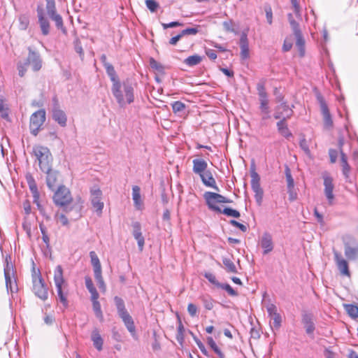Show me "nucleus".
<instances>
[{
  "instance_id": "nucleus-56",
  "label": "nucleus",
  "mask_w": 358,
  "mask_h": 358,
  "mask_svg": "<svg viewBox=\"0 0 358 358\" xmlns=\"http://www.w3.org/2000/svg\"><path fill=\"white\" fill-rule=\"evenodd\" d=\"M10 256L6 257V266L4 267V275H6V273L10 275L11 273L13 272V265L11 263H10Z\"/></svg>"
},
{
  "instance_id": "nucleus-60",
  "label": "nucleus",
  "mask_w": 358,
  "mask_h": 358,
  "mask_svg": "<svg viewBox=\"0 0 358 358\" xmlns=\"http://www.w3.org/2000/svg\"><path fill=\"white\" fill-rule=\"evenodd\" d=\"M257 90L258 91L259 98L267 96L264 83H259L257 86Z\"/></svg>"
},
{
  "instance_id": "nucleus-4",
  "label": "nucleus",
  "mask_w": 358,
  "mask_h": 358,
  "mask_svg": "<svg viewBox=\"0 0 358 358\" xmlns=\"http://www.w3.org/2000/svg\"><path fill=\"white\" fill-rule=\"evenodd\" d=\"M53 201L57 206L63 207L66 213H69L71 210L75 209L78 213V216H80L79 213L82 208V205L80 203H75L73 206H69V203L72 201V197L69 189L65 186L60 185L58 187L57 191L54 194Z\"/></svg>"
},
{
  "instance_id": "nucleus-26",
  "label": "nucleus",
  "mask_w": 358,
  "mask_h": 358,
  "mask_svg": "<svg viewBox=\"0 0 358 358\" xmlns=\"http://www.w3.org/2000/svg\"><path fill=\"white\" fill-rule=\"evenodd\" d=\"M261 246L264 249V254H267L273 250V245L270 234L265 233L263 235L261 241Z\"/></svg>"
},
{
  "instance_id": "nucleus-64",
  "label": "nucleus",
  "mask_w": 358,
  "mask_h": 358,
  "mask_svg": "<svg viewBox=\"0 0 358 358\" xmlns=\"http://www.w3.org/2000/svg\"><path fill=\"white\" fill-rule=\"evenodd\" d=\"M187 311L192 317H194L197 313V308L193 303H189L187 306Z\"/></svg>"
},
{
  "instance_id": "nucleus-46",
  "label": "nucleus",
  "mask_w": 358,
  "mask_h": 358,
  "mask_svg": "<svg viewBox=\"0 0 358 358\" xmlns=\"http://www.w3.org/2000/svg\"><path fill=\"white\" fill-rule=\"evenodd\" d=\"M223 264L224 265L225 268L228 272L235 273L236 272V266L231 259L228 258H224L223 259Z\"/></svg>"
},
{
  "instance_id": "nucleus-34",
  "label": "nucleus",
  "mask_w": 358,
  "mask_h": 358,
  "mask_svg": "<svg viewBox=\"0 0 358 358\" xmlns=\"http://www.w3.org/2000/svg\"><path fill=\"white\" fill-rule=\"evenodd\" d=\"M132 196L134 205L139 208V206L141 205V189L138 186L135 185L132 187Z\"/></svg>"
},
{
  "instance_id": "nucleus-35",
  "label": "nucleus",
  "mask_w": 358,
  "mask_h": 358,
  "mask_svg": "<svg viewBox=\"0 0 358 358\" xmlns=\"http://www.w3.org/2000/svg\"><path fill=\"white\" fill-rule=\"evenodd\" d=\"M344 308L348 315L353 319L358 318V306L353 304H344Z\"/></svg>"
},
{
  "instance_id": "nucleus-7",
  "label": "nucleus",
  "mask_w": 358,
  "mask_h": 358,
  "mask_svg": "<svg viewBox=\"0 0 358 358\" xmlns=\"http://www.w3.org/2000/svg\"><path fill=\"white\" fill-rule=\"evenodd\" d=\"M114 302L117 308V314L119 317L123 321L127 330L131 333L134 334L136 331V327L134 325V320L131 316L128 313L125 308L124 302L123 299L117 296L114 297Z\"/></svg>"
},
{
  "instance_id": "nucleus-14",
  "label": "nucleus",
  "mask_w": 358,
  "mask_h": 358,
  "mask_svg": "<svg viewBox=\"0 0 358 358\" xmlns=\"http://www.w3.org/2000/svg\"><path fill=\"white\" fill-rule=\"evenodd\" d=\"M322 178L324 180V194L328 201L329 205L334 203V194L333 193L334 189V185L333 183V178L327 172L322 173Z\"/></svg>"
},
{
  "instance_id": "nucleus-45",
  "label": "nucleus",
  "mask_w": 358,
  "mask_h": 358,
  "mask_svg": "<svg viewBox=\"0 0 358 358\" xmlns=\"http://www.w3.org/2000/svg\"><path fill=\"white\" fill-rule=\"evenodd\" d=\"M260 101V110L262 113L268 114L269 113V108H268V100L267 96L259 98Z\"/></svg>"
},
{
  "instance_id": "nucleus-18",
  "label": "nucleus",
  "mask_w": 358,
  "mask_h": 358,
  "mask_svg": "<svg viewBox=\"0 0 358 358\" xmlns=\"http://www.w3.org/2000/svg\"><path fill=\"white\" fill-rule=\"evenodd\" d=\"M334 260L336 262L338 269L343 275L350 276V273L348 262L342 257L341 254L338 251L334 250Z\"/></svg>"
},
{
  "instance_id": "nucleus-57",
  "label": "nucleus",
  "mask_w": 358,
  "mask_h": 358,
  "mask_svg": "<svg viewBox=\"0 0 358 358\" xmlns=\"http://www.w3.org/2000/svg\"><path fill=\"white\" fill-rule=\"evenodd\" d=\"M299 146L304 151V152L307 155H310V150L309 149V146L308 145V143H307L306 140L304 138L301 139V141L299 142Z\"/></svg>"
},
{
  "instance_id": "nucleus-19",
  "label": "nucleus",
  "mask_w": 358,
  "mask_h": 358,
  "mask_svg": "<svg viewBox=\"0 0 358 358\" xmlns=\"http://www.w3.org/2000/svg\"><path fill=\"white\" fill-rule=\"evenodd\" d=\"M133 236L138 242V246L140 251L143 250L145 239L141 232V225L138 222L132 223Z\"/></svg>"
},
{
  "instance_id": "nucleus-39",
  "label": "nucleus",
  "mask_w": 358,
  "mask_h": 358,
  "mask_svg": "<svg viewBox=\"0 0 358 358\" xmlns=\"http://www.w3.org/2000/svg\"><path fill=\"white\" fill-rule=\"evenodd\" d=\"M201 60L202 59L199 55H194L186 58L184 62L189 66H193L199 64Z\"/></svg>"
},
{
  "instance_id": "nucleus-48",
  "label": "nucleus",
  "mask_w": 358,
  "mask_h": 358,
  "mask_svg": "<svg viewBox=\"0 0 358 358\" xmlns=\"http://www.w3.org/2000/svg\"><path fill=\"white\" fill-rule=\"evenodd\" d=\"M189 334L192 336L195 343H196L197 346L200 349V350L202 352V353L206 356H208V352L203 344V343L192 332L189 331Z\"/></svg>"
},
{
  "instance_id": "nucleus-41",
  "label": "nucleus",
  "mask_w": 358,
  "mask_h": 358,
  "mask_svg": "<svg viewBox=\"0 0 358 358\" xmlns=\"http://www.w3.org/2000/svg\"><path fill=\"white\" fill-rule=\"evenodd\" d=\"M19 29L20 30H26L29 24V17L26 15H20L18 17Z\"/></svg>"
},
{
  "instance_id": "nucleus-6",
  "label": "nucleus",
  "mask_w": 358,
  "mask_h": 358,
  "mask_svg": "<svg viewBox=\"0 0 358 358\" xmlns=\"http://www.w3.org/2000/svg\"><path fill=\"white\" fill-rule=\"evenodd\" d=\"M250 186L252 192L255 193V199L258 206L262 202L264 190L260 185V176L256 171V166L254 159L251 160L250 164Z\"/></svg>"
},
{
  "instance_id": "nucleus-29",
  "label": "nucleus",
  "mask_w": 358,
  "mask_h": 358,
  "mask_svg": "<svg viewBox=\"0 0 358 358\" xmlns=\"http://www.w3.org/2000/svg\"><path fill=\"white\" fill-rule=\"evenodd\" d=\"M341 163L342 166V172L346 180L350 178V173L351 167L348 162V157L345 152H342L341 155Z\"/></svg>"
},
{
  "instance_id": "nucleus-42",
  "label": "nucleus",
  "mask_w": 358,
  "mask_h": 358,
  "mask_svg": "<svg viewBox=\"0 0 358 358\" xmlns=\"http://www.w3.org/2000/svg\"><path fill=\"white\" fill-rule=\"evenodd\" d=\"M0 115L3 119L7 121H10L8 108L4 103V101L2 99H0Z\"/></svg>"
},
{
  "instance_id": "nucleus-25",
  "label": "nucleus",
  "mask_w": 358,
  "mask_h": 358,
  "mask_svg": "<svg viewBox=\"0 0 358 358\" xmlns=\"http://www.w3.org/2000/svg\"><path fill=\"white\" fill-rule=\"evenodd\" d=\"M207 162L203 159H195L193 160V171L199 176L207 171Z\"/></svg>"
},
{
  "instance_id": "nucleus-33",
  "label": "nucleus",
  "mask_w": 358,
  "mask_h": 358,
  "mask_svg": "<svg viewBox=\"0 0 358 358\" xmlns=\"http://www.w3.org/2000/svg\"><path fill=\"white\" fill-rule=\"evenodd\" d=\"M91 300L92 301V308H93V310L94 312L96 317L97 318H99V320L101 322H103V313L101 310V304L98 301V299H94V298H91Z\"/></svg>"
},
{
  "instance_id": "nucleus-53",
  "label": "nucleus",
  "mask_w": 358,
  "mask_h": 358,
  "mask_svg": "<svg viewBox=\"0 0 358 358\" xmlns=\"http://www.w3.org/2000/svg\"><path fill=\"white\" fill-rule=\"evenodd\" d=\"M204 277L212 284L218 287L220 282L216 280V278L214 274L210 272H206L204 273Z\"/></svg>"
},
{
  "instance_id": "nucleus-49",
  "label": "nucleus",
  "mask_w": 358,
  "mask_h": 358,
  "mask_svg": "<svg viewBox=\"0 0 358 358\" xmlns=\"http://www.w3.org/2000/svg\"><path fill=\"white\" fill-rule=\"evenodd\" d=\"M39 227L42 234L43 241L45 243L46 246L48 248L50 245V238L48 235L47 234L46 229L43 224H40Z\"/></svg>"
},
{
  "instance_id": "nucleus-47",
  "label": "nucleus",
  "mask_w": 358,
  "mask_h": 358,
  "mask_svg": "<svg viewBox=\"0 0 358 358\" xmlns=\"http://www.w3.org/2000/svg\"><path fill=\"white\" fill-rule=\"evenodd\" d=\"M285 176L287 182V189H294V179L292 176L290 169L287 166L285 169Z\"/></svg>"
},
{
  "instance_id": "nucleus-32",
  "label": "nucleus",
  "mask_w": 358,
  "mask_h": 358,
  "mask_svg": "<svg viewBox=\"0 0 358 358\" xmlns=\"http://www.w3.org/2000/svg\"><path fill=\"white\" fill-rule=\"evenodd\" d=\"M85 286H86L87 289H88V291L90 292V293L91 294V298H94V299H99V294L96 289L94 286L93 282H92V279L90 278V277L86 276L85 278Z\"/></svg>"
},
{
  "instance_id": "nucleus-62",
  "label": "nucleus",
  "mask_w": 358,
  "mask_h": 358,
  "mask_svg": "<svg viewBox=\"0 0 358 358\" xmlns=\"http://www.w3.org/2000/svg\"><path fill=\"white\" fill-rule=\"evenodd\" d=\"M266 310L268 313L269 317L273 316L276 314H278L277 307L273 304L270 303L266 306Z\"/></svg>"
},
{
  "instance_id": "nucleus-61",
  "label": "nucleus",
  "mask_w": 358,
  "mask_h": 358,
  "mask_svg": "<svg viewBox=\"0 0 358 358\" xmlns=\"http://www.w3.org/2000/svg\"><path fill=\"white\" fill-rule=\"evenodd\" d=\"M329 155L330 158V162L334 164L337 160L338 151L335 149L331 148L329 150Z\"/></svg>"
},
{
  "instance_id": "nucleus-16",
  "label": "nucleus",
  "mask_w": 358,
  "mask_h": 358,
  "mask_svg": "<svg viewBox=\"0 0 358 358\" xmlns=\"http://www.w3.org/2000/svg\"><path fill=\"white\" fill-rule=\"evenodd\" d=\"M53 101L55 103L52 108V119L60 126L65 127L67 121L66 115L65 113L59 108L57 99L55 98Z\"/></svg>"
},
{
  "instance_id": "nucleus-30",
  "label": "nucleus",
  "mask_w": 358,
  "mask_h": 358,
  "mask_svg": "<svg viewBox=\"0 0 358 358\" xmlns=\"http://www.w3.org/2000/svg\"><path fill=\"white\" fill-rule=\"evenodd\" d=\"M280 119L281 120L277 122L278 131L282 136L286 138L292 136V134L289 132L287 125L286 124V117Z\"/></svg>"
},
{
  "instance_id": "nucleus-10",
  "label": "nucleus",
  "mask_w": 358,
  "mask_h": 358,
  "mask_svg": "<svg viewBox=\"0 0 358 358\" xmlns=\"http://www.w3.org/2000/svg\"><path fill=\"white\" fill-rule=\"evenodd\" d=\"M54 281L57 288V295L60 302L64 305V307H67L69 305L66 295L63 292V285L65 284V280L63 277V269L60 265H58L54 274Z\"/></svg>"
},
{
  "instance_id": "nucleus-52",
  "label": "nucleus",
  "mask_w": 358,
  "mask_h": 358,
  "mask_svg": "<svg viewBox=\"0 0 358 358\" xmlns=\"http://www.w3.org/2000/svg\"><path fill=\"white\" fill-rule=\"evenodd\" d=\"M287 17L292 31L300 28L299 23L294 19L292 13H289Z\"/></svg>"
},
{
  "instance_id": "nucleus-31",
  "label": "nucleus",
  "mask_w": 358,
  "mask_h": 358,
  "mask_svg": "<svg viewBox=\"0 0 358 358\" xmlns=\"http://www.w3.org/2000/svg\"><path fill=\"white\" fill-rule=\"evenodd\" d=\"M90 257L91 258V263L93 266L94 273L99 274L101 272V265L98 256L94 251L90 252Z\"/></svg>"
},
{
  "instance_id": "nucleus-11",
  "label": "nucleus",
  "mask_w": 358,
  "mask_h": 358,
  "mask_svg": "<svg viewBox=\"0 0 358 358\" xmlns=\"http://www.w3.org/2000/svg\"><path fill=\"white\" fill-rule=\"evenodd\" d=\"M344 252L349 260H355L358 257V242L352 236H345L343 238Z\"/></svg>"
},
{
  "instance_id": "nucleus-3",
  "label": "nucleus",
  "mask_w": 358,
  "mask_h": 358,
  "mask_svg": "<svg viewBox=\"0 0 358 358\" xmlns=\"http://www.w3.org/2000/svg\"><path fill=\"white\" fill-rule=\"evenodd\" d=\"M134 91L133 83L129 78H127L122 83L120 81L117 91H113V85L111 87V92L121 108L134 102Z\"/></svg>"
},
{
  "instance_id": "nucleus-1",
  "label": "nucleus",
  "mask_w": 358,
  "mask_h": 358,
  "mask_svg": "<svg viewBox=\"0 0 358 358\" xmlns=\"http://www.w3.org/2000/svg\"><path fill=\"white\" fill-rule=\"evenodd\" d=\"M45 10L42 6L38 5L36 8L38 23L39 24L41 34L43 36H48L50 33V23L49 19L53 21L55 27L61 30L64 34H66V28L64 24L62 15L57 13L55 0H45Z\"/></svg>"
},
{
  "instance_id": "nucleus-9",
  "label": "nucleus",
  "mask_w": 358,
  "mask_h": 358,
  "mask_svg": "<svg viewBox=\"0 0 358 358\" xmlns=\"http://www.w3.org/2000/svg\"><path fill=\"white\" fill-rule=\"evenodd\" d=\"M32 282L33 291L35 295L41 300L45 301L48 296V289L42 278L40 271H38V273H36L34 267L32 268Z\"/></svg>"
},
{
  "instance_id": "nucleus-5",
  "label": "nucleus",
  "mask_w": 358,
  "mask_h": 358,
  "mask_svg": "<svg viewBox=\"0 0 358 358\" xmlns=\"http://www.w3.org/2000/svg\"><path fill=\"white\" fill-rule=\"evenodd\" d=\"M27 50L29 54L26 60L24 62H19L17 64L18 73L20 77L24 76L27 66L29 65L31 66L34 71H38L42 68L43 61L39 52L34 50L31 47H28Z\"/></svg>"
},
{
  "instance_id": "nucleus-54",
  "label": "nucleus",
  "mask_w": 358,
  "mask_h": 358,
  "mask_svg": "<svg viewBox=\"0 0 358 358\" xmlns=\"http://www.w3.org/2000/svg\"><path fill=\"white\" fill-rule=\"evenodd\" d=\"M218 287H221L226 290L227 293L231 296H236V292L229 285V284H221L218 285Z\"/></svg>"
},
{
  "instance_id": "nucleus-21",
  "label": "nucleus",
  "mask_w": 358,
  "mask_h": 358,
  "mask_svg": "<svg viewBox=\"0 0 358 358\" xmlns=\"http://www.w3.org/2000/svg\"><path fill=\"white\" fill-rule=\"evenodd\" d=\"M302 323L306 329L307 334H313L315 331V324L313 322V315L311 313L304 312L302 314Z\"/></svg>"
},
{
  "instance_id": "nucleus-43",
  "label": "nucleus",
  "mask_w": 358,
  "mask_h": 358,
  "mask_svg": "<svg viewBox=\"0 0 358 358\" xmlns=\"http://www.w3.org/2000/svg\"><path fill=\"white\" fill-rule=\"evenodd\" d=\"M171 107L174 113H181L186 108L185 104L180 101L173 102L171 103Z\"/></svg>"
},
{
  "instance_id": "nucleus-59",
  "label": "nucleus",
  "mask_w": 358,
  "mask_h": 358,
  "mask_svg": "<svg viewBox=\"0 0 358 358\" xmlns=\"http://www.w3.org/2000/svg\"><path fill=\"white\" fill-rule=\"evenodd\" d=\"M5 276V280H6V287L7 290H10L11 292H14V287L12 284L11 277L10 275H8V273L4 275Z\"/></svg>"
},
{
  "instance_id": "nucleus-24",
  "label": "nucleus",
  "mask_w": 358,
  "mask_h": 358,
  "mask_svg": "<svg viewBox=\"0 0 358 358\" xmlns=\"http://www.w3.org/2000/svg\"><path fill=\"white\" fill-rule=\"evenodd\" d=\"M292 31L296 38V45L299 48L300 57H302L305 55V40L300 28Z\"/></svg>"
},
{
  "instance_id": "nucleus-23",
  "label": "nucleus",
  "mask_w": 358,
  "mask_h": 358,
  "mask_svg": "<svg viewBox=\"0 0 358 358\" xmlns=\"http://www.w3.org/2000/svg\"><path fill=\"white\" fill-rule=\"evenodd\" d=\"M201 179L203 183L209 187L213 188L215 190L219 192L220 189L216 185V182L215 178H213L212 173L210 171H206L205 173L200 176Z\"/></svg>"
},
{
  "instance_id": "nucleus-22",
  "label": "nucleus",
  "mask_w": 358,
  "mask_h": 358,
  "mask_svg": "<svg viewBox=\"0 0 358 358\" xmlns=\"http://www.w3.org/2000/svg\"><path fill=\"white\" fill-rule=\"evenodd\" d=\"M105 69L108 77L112 82V85H113V91H117L119 86V82L120 80L115 72L113 66L111 64H105Z\"/></svg>"
},
{
  "instance_id": "nucleus-15",
  "label": "nucleus",
  "mask_w": 358,
  "mask_h": 358,
  "mask_svg": "<svg viewBox=\"0 0 358 358\" xmlns=\"http://www.w3.org/2000/svg\"><path fill=\"white\" fill-rule=\"evenodd\" d=\"M90 193L92 205L96 209L97 215L100 216L104 206L103 203L101 201L102 192L99 188H94L91 189Z\"/></svg>"
},
{
  "instance_id": "nucleus-40",
  "label": "nucleus",
  "mask_w": 358,
  "mask_h": 358,
  "mask_svg": "<svg viewBox=\"0 0 358 358\" xmlns=\"http://www.w3.org/2000/svg\"><path fill=\"white\" fill-rule=\"evenodd\" d=\"M184 332H185V327H184L180 319L178 318V329H177L176 339L180 344H182L183 343L184 339H185Z\"/></svg>"
},
{
  "instance_id": "nucleus-20",
  "label": "nucleus",
  "mask_w": 358,
  "mask_h": 358,
  "mask_svg": "<svg viewBox=\"0 0 358 358\" xmlns=\"http://www.w3.org/2000/svg\"><path fill=\"white\" fill-rule=\"evenodd\" d=\"M46 173V183L50 189L54 191L58 187V178L59 172L50 169L48 171H44Z\"/></svg>"
},
{
  "instance_id": "nucleus-28",
  "label": "nucleus",
  "mask_w": 358,
  "mask_h": 358,
  "mask_svg": "<svg viewBox=\"0 0 358 358\" xmlns=\"http://www.w3.org/2000/svg\"><path fill=\"white\" fill-rule=\"evenodd\" d=\"M26 179H27V182L28 183L29 189L33 194L34 202H36V199H38V198H39V193L38 192V188H37V185L35 182V180L31 174H27L26 176Z\"/></svg>"
},
{
  "instance_id": "nucleus-12",
  "label": "nucleus",
  "mask_w": 358,
  "mask_h": 358,
  "mask_svg": "<svg viewBox=\"0 0 358 358\" xmlns=\"http://www.w3.org/2000/svg\"><path fill=\"white\" fill-rule=\"evenodd\" d=\"M45 121V111L43 109L34 113L30 117L29 129L31 134L37 136Z\"/></svg>"
},
{
  "instance_id": "nucleus-8",
  "label": "nucleus",
  "mask_w": 358,
  "mask_h": 358,
  "mask_svg": "<svg viewBox=\"0 0 358 358\" xmlns=\"http://www.w3.org/2000/svg\"><path fill=\"white\" fill-rule=\"evenodd\" d=\"M33 152L38 161L41 170L48 171L51 169L52 162V156L49 149L43 146H37L34 148Z\"/></svg>"
},
{
  "instance_id": "nucleus-17",
  "label": "nucleus",
  "mask_w": 358,
  "mask_h": 358,
  "mask_svg": "<svg viewBox=\"0 0 358 358\" xmlns=\"http://www.w3.org/2000/svg\"><path fill=\"white\" fill-rule=\"evenodd\" d=\"M292 114L293 110L289 107L287 102L282 101L275 107L274 117L275 119H280L286 117V119H288L291 117Z\"/></svg>"
},
{
  "instance_id": "nucleus-13",
  "label": "nucleus",
  "mask_w": 358,
  "mask_h": 358,
  "mask_svg": "<svg viewBox=\"0 0 358 358\" xmlns=\"http://www.w3.org/2000/svg\"><path fill=\"white\" fill-rule=\"evenodd\" d=\"M317 100L320 103V110L323 116L324 126L325 128L329 129L333 126V120L328 106L320 94H317Z\"/></svg>"
},
{
  "instance_id": "nucleus-55",
  "label": "nucleus",
  "mask_w": 358,
  "mask_h": 358,
  "mask_svg": "<svg viewBox=\"0 0 358 358\" xmlns=\"http://www.w3.org/2000/svg\"><path fill=\"white\" fill-rule=\"evenodd\" d=\"M94 278L97 282L99 287L104 291L106 289V285L101 275V272H100L99 274L95 273Z\"/></svg>"
},
{
  "instance_id": "nucleus-58",
  "label": "nucleus",
  "mask_w": 358,
  "mask_h": 358,
  "mask_svg": "<svg viewBox=\"0 0 358 358\" xmlns=\"http://www.w3.org/2000/svg\"><path fill=\"white\" fill-rule=\"evenodd\" d=\"M294 12L297 17L301 18V10L297 0H290Z\"/></svg>"
},
{
  "instance_id": "nucleus-37",
  "label": "nucleus",
  "mask_w": 358,
  "mask_h": 358,
  "mask_svg": "<svg viewBox=\"0 0 358 358\" xmlns=\"http://www.w3.org/2000/svg\"><path fill=\"white\" fill-rule=\"evenodd\" d=\"M207 343L208 345L213 350V351L217 354L219 358H224V354L222 352L220 349L217 347L216 343L213 340L212 337L207 338Z\"/></svg>"
},
{
  "instance_id": "nucleus-51",
  "label": "nucleus",
  "mask_w": 358,
  "mask_h": 358,
  "mask_svg": "<svg viewBox=\"0 0 358 358\" xmlns=\"http://www.w3.org/2000/svg\"><path fill=\"white\" fill-rule=\"evenodd\" d=\"M199 32V28L198 27H190L187 28L185 29H183L180 33V35L182 36L185 35H196Z\"/></svg>"
},
{
  "instance_id": "nucleus-63",
  "label": "nucleus",
  "mask_w": 358,
  "mask_h": 358,
  "mask_svg": "<svg viewBox=\"0 0 358 358\" xmlns=\"http://www.w3.org/2000/svg\"><path fill=\"white\" fill-rule=\"evenodd\" d=\"M74 48H75V51H76L77 53H78V54H79V55H80V57L81 58H83V56H84V51H83V48H82V45H81V44H80V41H76L75 42V47H74Z\"/></svg>"
},
{
  "instance_id": "nucleus-38",
  "label": "nucleus",
  "mask_w": 358,
  "mask_h": 358,
  "mask_svg": "<svg viewBox=\"0 0 358 358\" xmlns=\"http://www.w3.org/2000/svg\"><path fill=\"white\" fill-rule=\"evenodd\" d=\"M270 319H271V322H270V324H271V328L273 329H279V328L281 326V322H282V317L280 316V315L279 313L273 315V316H271L270 317Z\"/></svg>"
},
{
  "instance_id": "nucleus-36",
  "label": "nucleus",
  "mask_w": 358,
  "mask_h": 358,
  "mask_svg": "<svg viewBox=\"0 0 358 358\" xmlns=\"http://www.w3.org/2000/svg\"><path fill=\"white\" fill-rule=\"evenodd\" d=\"M150 66L155 71H157L158 73L161 74H164V66L159 62H158L157 60H155L154 58L151 57L149 60Z\"/></svg>"
},
{
  "instance_id": "nucleus-44",
  "label": "nucleus",
  "mask_w": 358,
  "mask_h": 358,
  "mask_svg": "<svg viewBox=\"0 0 358 358\" xmlns=\"http://www.w3.org/2000/svg\"><path fill=\"white\" fill-rule=\"evenodd\" d=\"M240 47H241V54L243 59H246V34L244 32L241 35V41H240Z\"/></svg>"
},
{
  "instance_id": "nucleus-2",
  "label": "nucleus",
  "mask_w": 358,
  "mask_h": 358,
  "mask_svg": "<svg viewBox=\"0 0 358 358\" xmlns=\"http://www.w3.org/2000/svg\"><path fill=\"white\" fill-rule=\"evenodd\" d=\"M203 197L209 209L218 213H222L229 217L236 218L240 217V213L236 210L228 207H224L222 209L217 205V203L230 202V200L224 196L215 192H205Z\"/></svg>"
},
{
  "instance_id": "nucleus-50",
  "label": "nucleus",
  "mask_w": 358,
  "mask_h": 358,
  "mask_svg": "<svg viewBox=\"0 0 358 358\" xmlns=\"http://www.w3.org/2000/svg\"><path fill=\"white\" fill-rule=\"evenodd\" d=\"M145 4L147 8L152 13L155 12L159 7V3L155 0H146Z\"/></svg>"
},
{
  "instance_id": "nucleus-27",
  "label": "nucleus",
  "mask_w": 358,
  "mask_h": 358,
  "mask_svg": "<svg viewBox=\"0 0 358 358\" xmlns=\"http://www.w3.org/2000/svg\"><path fill=\"white\" fill-rule=\"evenodd\" d=\"M91 339L93 342L94 348L98 350L101 351L103 349V340L101 338L99 331L97 329H94L91 334Z\"/></svg>"
}]
</instances>
